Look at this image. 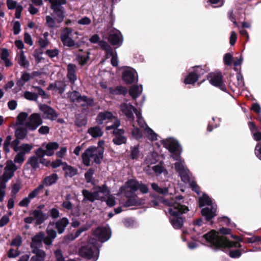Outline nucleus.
<instances>
[{
    "label": "nucleus",
    "mask_w": 261,
    "mask_h": 261,
    "mask_svg": "<svg viewBox=\"0 0 261 261\" xmlns=\"http://www.w3.org/2000/svg\"><path fill=\"white\" fill-rule=\"evenodd\" d=\"M21 244L22 238L20 236H17L13 239L11 245L18 248L21 246Z\"/></svg>",
    "instance_id": "59"
},
{
    "label": "nucleus",
    "mask_w": 261,
    "mask_h": 261,
    "mask_svg": "<svg viewBox=\"0 0 261 261\" xmlns=\"http://www.w3.org/2000/svg\"><path fill=\"white\" fill-rule=\"evenodd\" d=\"M152 188L157 192L159 193L167 195L170 194L172 195L176 193L175 188L173 184H169L168 187L161 188L158 186V185L155 183H153L151 185Z\"/></svg>",
    "instance_id": "22"
},
{
    "label": "nucleus",
    "mask_w": 261,
    "mask_h": 261,
    "mask_svg": "<svg viewBox=\"0 0 261 261\" xmlns=\"http://www.w3.org/2000/svg\"><path fill=\"white\" fill-rule=\"evenodd\" d=\"M136 115L137 118V122L140 127L142 128L144 130L145 128L148 127L144 120L141 116V113L138 111L136 112Z\"/></svg>",
    "instance_id": "47"
},
{
    "label": "nucleus",
    "mask_w": 261,
    "mask_h": 261,
    "mask_svg": "<svg viewBox=\"0 0 261 261\" xmlns=\"http://www.w3.org/2000/svg\"><path fill=\"white\" fill-rule=\"evenodd\" d=\"M139 184L136 180L129 179L124 185V186L120 188L121 193H123L125 195L129 198L128 199L126 206L138 205L141 204L135 198H130L132 194L139 189Z\"/></svg>",
    "instance_id": "7"
},
{
    "label": "nucleus",
    "mask_w": 261,
    "mask_h": 261,
    "mask_svg": "<svg viewBox=\"0 0 261 261\" xmlns=\"http://www.w3.org/2000/svg\"><path fill=\"white\" fill-rule=\"evenodd\" d=\"M67 77L71 84H74L77 80L76 74V66L73 64H69L67 66Z\"/></svg>",
    "instance_id": "25"
},
{
    "label": "nucleus",
    "mask_w": 261,
    "mask_h": 261,
    "mask_svg": "<svg viewBox=\"0 0 261 261\" xmlns=\"http://www.w3.org/2000/svg\"><path fill=\"white\" fill-rule=\"evenodd\" d=\"M110 121H114V123L113 125L107 126L106 129L108 130L112 129L115 127H118L120 124L119 120L114 117L111 112H109L99 113L96 119V122L98 124L107 123Z\"/></svg>",
    "instance_id": "9"
},
{
    "label": "nucleus",
    "mask_w": 261,
    "mask_h": 261,
    "mask_svg": "<svg viewBox=\"0 0 261 261\" xmlns=\"http://www.w3.org/2000/svg\"><path fill=\"white\" fill-rule=\"evenodd\" d=\"M210 82L214 86L219 87L223 91L226 90V86L222 81V76L220 73H212L210 76Z\"/></svg>",
    "instance_id": "21"
},
{
    "label": "nucleus",
    "mask_w": 261,
    "mask_h": 261,
    "mask_svg": "<svg viewBox=\"0 0 261 261\" xmlns=\"http://www.w3.org/2000/svg\"><path fill=\"white\" fill-rule=\"evenodd\" d=\"M56 21L50 16H47L46 17V25L51 28L55 27H58L57 25Z\"/></svg>",
    "instance_id": "56"
},
{
    "label": "nucleus",
    "mask_w": 261,
    "mask_h": 261,
    "mask_svg": "<svg viewBox=\"0 0 261 261\" xmlns=\"http://www.w3.org/2000/svg\"><path fill=\"white\" fill-rule=\"evenodd\" d=\"M77 32H73L71 29L69 28H65L62 32L61 35V41L65 46L71 47L75 45V38L74 35H78Z\"/></svg>",
    "instance_id": "11"
},
{
    "label": "nucleus",
    "mask_w": 261,
    "mask_h": 261,
    "mask_svg": "<svg viewBox=\"0 0 261 261\" xmlns=\"http://www.w3.org/2000/svg\"><path fill=\"white\" fill-rule=\"evenodd\" d=\"M198 78L196 75L194 74L193 71H190L189 74L184 80V83L186 84H193Z\"/></svg>",
    "instance_id": "41"
},
{
    "label": "nucleus",
    "mask_w": 261,
    "mask_h": 261,
    "mask_svg": "<svg viewBox=\"0 0 261 261\" xmlns=\"http://www.w3.org/2000/svg\"><path fill=\"white\" fill-rule=\"evenodd\" d=\"M118 127H115L113 129V133L115 134V137L113 139V141L114 144L116 145H121L125 143L126 142V138L123 134H124V130L122 129H118Z\"/></svg>",
    "instance_id": "24"
},
{
    "label": "nucleus",
    "mask_w": 261,
    "mask_h": 261,
    "mask_svg": "<svg viewBox=\"0 0 261 261\" xmlns=\"http://www.w3.org/2000/svg\"><path fill=\"white\" fill-rule=\"evenodd\" d=\"M6 184L0 182V202L3 201L6 196Z\"/></svg>",
    "instance_id": "58"
},
{
    "label": "nucleus",
    "mask_w": 261,
    "mask_h": 261,
    "mask_svg": "<svg viewBox=\"0 0 261 261\" xmlns=\"http://www.w3.org/2000/svg\"><path fill=\"white\" fill-rule=\"evenodd\" d=\"M108 40L112 44L118 46H120L123 42V37L121 32L114 29L110 30Z\"/></svg>",
    "instance_id": "20"
},
{
    "label": "nucleus",
    "mask_w": 261,
    "mask_h": 261,
    "mask_svg": "<svg viewBox=\"0 0 261 261\" xmlns=\"http://www.w3.org/2000/svg\"><path fill=\"white\" fill-rule=\"evenodd\" d=\"M88 229V228L86 227H83L80 228H79L75 232V233H71L68 236V238L70 240H74L77 238L82 232L87 230Z\"/></svg>",
    "instance_id": "54"
},
{
    "label": "nucleus",
    "mask_w": 261,
    "mask_h": 261,
    "mask_svg": "<svg viewBox=\"0 0 261 261\" xmlns=\"http://www.w3.org/2000/svg\"><path fill=\"white\" fill-rule=\"evenodd\" d=\"M44 234L43 232H40L33 237L32 239L31 247L32 249L38 248L41 244L42 240L44 241Z\"/></svg>",
    "instance_id": "26"
},
{
    "label": "nucleus",
    "mask_w": 261,
    "mask_h": 261,
    "mask_svg": "<svg viewBox=\"0 0 261 261\" xmlns=\"http://www.w3.org/2000/svg\"><path fill=\"white\" fill-rule=\"evenodd\" d=\"M119 108L121 111L129 120L133 121L135 118L134 113L136 114V112H138L135 107L127 102L122 103Z\"/></svg>",
    "instance_id": "17"
},
{
    "label": "nucleus",
    "mask_w": 261,
    "mask_h": 261,
    "mask_svg": "<svg viewBox=\"0 0 261 261\" xmlns=\"http://www.w3.org/2000/svg\"><path fill=\"white\" fill-rule=\"evenodd\" d=\"M19 141L18 139L14 140L12 143L13 150L17 153H19L24 156L29 153L33 149V146L30 144L23 143L18 145Z\"/></svg>",
    "instance_id": "15"
},
{
    "label": "nucleus",
    "mask_w": 261,
    "mask_h": 261,
    "mask_svg": "<svg viewBox=\"0 0 261 261\" xmlns=\"http://www.w3.org/2000/svg\"><path fill=\"white\" fill-rule=\"evenodd\" d=\"M69 223V221L66 218H62L58 221L56 223V227L58 230L59 233H62L64 232L66 227Z\"/></svg>",
    "instance_id": "33"
},
{
    "label": "nucleus",
    "mask_w": 261,
    "mask_h": 261,
    "mask_svg": "<svg viewBox=\"0 0 261 261\" xmlns=\"http://www.w3.org/2000/svg\"><path fill=\"white\" fill-rule=\"evenodd\" d=\"M31 78L30 74L27 72L22 73L20 79L17 82V86L19 87V89L24 85V84L29 81Z\"/></svg>",
    "instance_id": "40"
},
{
    "label": "nucleus",
    "mask_w": 261,
    "mask_h": 261,
    "mask_svg": "<svg viewBox=\"0 0 261 261\" xmlns=\"http://www.w3.org/2000/svg\"><path fill=\"white\" fill-rule=\"evenodd\" d=\"M18 167L12 160H8L6 163L4 172L0 176V182L6 184L14 175Z\"/></svg>",
    "instance_id": "10"
},
{
    "label": "nucleus",
    "mask_w": 261,
    "mask_h": 261,
    "mask_svg": "<svg viewBox=\"0 0 261 261\" xmlns=\"http://www.w3.org/2000/svg\"><path fill=\"white\" fill-rule=\"evenodd\" d=\"M24 160L25 156L19 153H17L14 158V162L16 164L21 165L24 162Z\"/></svg>",
    "instance_id": "61"
},
{
    "label": "nucleus",
    "mask_w": 261,
    "mask_h": 261,
    "mask_svg": "<svg viewBox=\"0 0 261 261\" xmlns=\"http://www.w3.org/2000/svg\"><path fill=\"white\" fill-rule=\"evenodd\" d=\"M130 157L133 159H137L139 154V151L138 147L134 146L130 148Z\"/></svg>",
    "instance_id": "64"
},
{
    "label": "nucleus",
    "mask_w": 261,
    "mask_h": 261,
    "mask_svg": "<svg viewBox=\"0 0 261 261\" xmlns=\"http://www.w3.org/2000/svg\"><path fill=\"white\" fill-rule=\"evenodd\" d=\"M23 95L27 99L30 100H36L38 97L37 94L29 91H25Z\"/></svg>",
    "instance_id": "55"
},
{
    "label": "nucleus",
    "mask_w": 261,
    "mask_h": 261,
    "mask_svg": "<svg viewBox=\"0 0 261 261\" xmlns=\"http://www.w3.org/2000/svg\"><path fill=\"white\" fill-rule=\"evenodd\" d=\"M191 71H193V73L196 75L198 78L205 73V70L201 66H195L193 67L192 70H191Z\"/></svg>",
    "instance_id": "53"
},
{
    "label": "nucleus",
    "mask_w": 261,
    "mask_h": 261,
    "mask_svg": "<svg viewBox=\"0 0 261 261\" xmlns=\"http://www.w3.org/2000/svg\"><path fill=\"white\" fill-rule=\"evenodd\" d=\"M77 23L81 25H88L91 23V20L87 16H84L80 18L77 21Z\"/></svg>",
    "instance_id": "57"
},
{
    "label": "nucleus",
    "mask_w": 261,
    "mask_h": 261,
    "mask_svg": "<svg viewBox=\"0 0 261 261\" xmlns=\"http://www.w3.org/2000/svg\"><path fill=\"white\" fill-rule=\"evenodd\" d=\"M44 188L43 185H39L36 188L34 189L29 194V198L32 199L36 197L39 194L43 192Z\"/></svg>",
    "instance_id": "45"
},
{
    "label": "nucleus",
    "mask_w": 261,
    "mask_h": 261,
    "mask_svg": "<svg viewBox=\"0 0 261 261\" xmlns=\"http://www.w3.org/2000/svg\"><path fill=\"white\" fill-rule=\"evenodd\" d=\"M63 170L65 172L66 177H72L77 173V169L71 166L68 165L66 163L63 164Z\"/></svg>",
    "instance_id": "27"
},
{
    "label": "nucleus",
    "mask_w": 261,
    "mask_h": 261,
    "mask_svg": "<svg viewBox=\"0 0 261 261\" xmlns=\"http://www.w3.org/2000/svg\"><path fill=\"white\" fill-rule=\"evenodd\" d=\"M99 45L106 50L107 54L113 50L112 47L104 41H99Z\"/></svg>",
    "instance_id": "62"
},
{
    "label": "nucleus",
    "mask_w": 261,
    "mask_h": 261,
    "mask_svg": "<svg viewBox=\"0 0 261 261\" xmlns=\"http://www.w3.org/2000/svg\"><path fill=\"white\" fill-rule=\"evenodd\" d=\"M182 196H176L170 200L165 199L163 201V203L168 206L165 212H168L169 214L170 223L175 229H179L182 226L184 220L181 215L188 210L187 207L182 204Z\"/></svg>",
    "instance_id": "2"
},
{
    "label": "nucleus",
    "mask_w": 261,
    "mask_h": 261,
    "mask_svg": "<svg viewBox=\"0 0 261 261\" xmlns=\"http://www.w3.org/2000/svg\"><path fill=\"white\" fill-rule=\"evenodd\" d=\"M47 236L44 237V243L47 245L51 244L53 240L57 236V232L54 230V225L50 223L46 229Z\"/></svg>",
    "instance_id": "23"
},
{
    "label": "nucleus",
    "mask_w": 261,
    "mask_h": 261,
    "mask_svg": "<svg viewBox=\"0 0 261 261\" xmlns=\"http://www.w3.org/2000/svg\"><path fill=\"white\" fill-rule=\"evenodd\" d=\"M43 122L40 114L33 113L27 119L25 122V126L30 130H34Z\"/></svg>",
    "instance_id": "12"
},
{
    "label": "nucleus",
    "mask_w": 261,
    "mask_h": 261,
    "mask_svg": "<svg viewBox=\"0 0 261 261\" xmlns=\"http://www.w3.org/2000/svg\"><path fill=\"white\" fill-rule=\"evenodd\" d=\"M39 109L42 114L44 119L55 120L58 117L55 111L49 106L45 104H39Z\"/></svg>",
    "instance_id": "19"
},
{
    "label": "nucleus",
    "mask_w": 261,
    "mask_h": 261,
    "mask_svg": "<svg viewBox=\"0 0 261 261\" xmlns=\"http://www.w3.org/2000/svg\"><path fill=\"white\" fill-rule=\"evenodd\" d=\"M66 87V84L63 81H56L54 84L49 85L48 89L49 90L54 89L58 91L60 93L64 92Z\"/></svg>",
    "instance_id": "31"
},
{
    "label": "nucleus",
    "mask_w": 261,
    "mask_h": 261,
    "mask_svg": "<svg viewBox=\"0 0 261 261\" xmlns=\"http://www.w3.org/2000/svg\"><path fill=\"white\" fill-rule=\"evenodd\" d=\"M144 133L146 137L150 141H156L158 140L159 137V135L156 134L151 128L149 126L144 128Z\"/></svg>",
    "instance_id": "36"
},
{
    "label": "nucleus",
    "mask_w": 261,
    "mask_h": 261,
    "mask_svg": "<svg viewBox=\"0 0 261 261\" xmlns=\"http://www.w3.org/2000/svg\"><path fill=\"white\" fill-rule=\"evenodd\" d=\"M89 53H80L76 55V60L81 66L84 65L89 59Z\"/></svg>",
    "instance_id": "39"
},
{
    "label": "nucleus",
    "mask_w": 261,
    "mask_h": 261,
    "mask_svg": "<svg viewBox=\"0 0 261 261\" xmlns=\"http://www.w3.org/2000/svg\"><path fill=\"white\" fill-rule=\"evenodd\" d=\"M17 60L18 64L22 67H28L29 66V62L27 60L26 57L24 54L23 50L20 51L17 55Z\"/></svg>",
    "instance_id": "38"
},
{
    "label": "nucleus",
    "mask_w": 261,
    "mask_h": 261,
    "mask_svg": "<svg viewBox=\"0 0 261 261\" xmlns=\"http://www.w3.org/2000/svg\"><path fill=\"white\" fill-rule=\"evenodd\" d=\"M104 196V198L102 200H105L106 201L107 204L110 206H113L115 204V197L109 195V191H108V195H103Z\"/></svg>",
    "instance_id": "48"
},
{
    "label": "nucleus",
    "mask_w": 261,
    "mask_h": 261,
    "mask_svg": "<svg viewBox=\"0 0 261 261\" xmlns=\"http://www.w3.org/2000/svg\"><path fill=\"white\" fill-rule=\"evenodd\" d=\"M199 203L200 207L206 206L202 209L201 214L206 220H210L216 216L217 206L207 195L203 194L199 198Z\"/></svg>",
    "instance_id": "6"
},
{
    "label": "nucleus",
    "mask_w": 261,
    "mask_h": 261,
    "mask_svg": "<svg viewBox=\"0 0 261 261\" xmlns=\"http://www.w3.org/2000/svg\"><path fill=\"white\" fill-rule=\"evenodd\" d=\"M28 114L25 112H21L17 116V123L19 125H24L25 120L27 121V118L28 117Z\"/></svg>",
    "instance_id": "51"
},
{
    "label": "nucleus",
    "mask_w": 261,
    "mask_h": 261,
    "mask_svg": "<svg viewBox=\"0 0 261 261\" xmlns=\"http://www.w3.org/2000/svg\"><path fill=\"white\" fill-rule=\"evenodd\" d=\"M122 79L126 84H132L138 81L137 73L133 68L126 67L123 72Z\"/></svg>",
    "instance_id": "18"
},
{
    "label": "nucleus",
    "mask_w": 261,
    "mask_h": 261,
    "mask_svg": "<svg viewBox=\"0 0 261 261\" xmlns=\"http://www.w3.org/2000/svg\"><path fill=\"white\" fill-rule=\"evenodd\" d=\"M28 133L27 129L18 127L15 131V136L17 139H22L25 137Z\"/></svg>",
    "instance_id": "46"
},
{
    "label": "nucleus",
    "mask_w": 261,
    "mask_h": 261,
    "mask_svg": "<svg viewBox=\"0 0 261 261\" xmlns=\"http://www.w3.org/2000/svg\"><path fill=\"white\" fill-rule=\"evenodd\" d=\"M32 252L35 254L33 255L30 261H43L45 257V253L44 251L39 248L32 249Z\"/></svg>",
    "instance_id": "28"
},
{
    "label": "nucleus",
    "mask_w": 261,
    "mask_h": 261,
    "mask_svg": "<svg viewBox=\"0 0 261 261\" xmlns=\"http://www.w3.org/2000/svg\"><path fill=\"white\" fill-rule=\"evenodd\" d=\"M107 58H111V64L113 66H117L118 65V57L115 51L112 50L107 54Z\"/></svg>",
    "instance_id": "42"
},
{
    "label": "nucleus",
    "mask_w": 261,
    "mask_h": 261,
    "mask_svg": "<svg viewBox=\"0 0 261 261\" xmlns=\"http://www.w3.org/2000/svg\"><path fill=\"white\" fill-rule=\"evenodd\" d=\"M88 133L93 137L97 138L102 136L103 132L101 128L98 126L91 127L88 130Z\"/></svg>",
    "instance_id": "35"
},
{
    "label": "nucleus",
    "mask_w": 261,
    "mask_h": 261,
    "mask_svg": "<svg viewBox=\"0 0 261 261\" xmlns=\"http://www.w3.org/2000/svg\"><path fill=\"white\" fill-rule=\"evenodd\" d=\"M109 92L114 94H124L127 92V89L125 87L120 86L117 87L115 89L110 88Z\"/></svg>",
    "instance_id": "44"
},
{
    "label": "nucleus",
    "mask_w": 261,
    "mask_h": 261,
    "mask_svg": "<svg viewBox=\"0 0 261 261\" xmlns=\"http://www.w3.org/2000/svg\"><path fill=\"white\" fill-rule=\"evenodd\" d=\"M230 232V229L225 228L220 229L219 232L212 230L210 232L204 234L202 237V239L207 243L208 245L215 248L240 247L241 245L238 241H230L225 237L221 235L229 234Z\"/></svg>",
    "instance_id": "3"
},
{
    "label": "nucleus",
    "mask_w": 261,
    "mask_h": 261,
    "mask_svg": "<svg viewBox=\"0 0 261 261\" xmlns=\"http://www.w3.org/2000/svg\"><path fill=\"white\" fill-rule=\"evenodd\" d=\"M153 170L154 173L157 175L160 174L162 173H164L165 175L168 174V172L166 170L164 169L162 165H158L153 166Z\"/></svg>",
    "instance_id": "52"
},
{
    "label": "nucleus",
    "mask_w": 261,
    "mask_h": 261,
    "mask_svg": "<svg viewBox=\"0 0 261 261\" xmlns=\"http://www.w3.org/2000/svg\"><path fill=\"white\" fill-rule=\"evenodd\" d=\"M142 85L132 86L129 89V94L134 99H136L142 92Z\"/></svg>",
    "instance_id": "30"
},
{
    "label": "nucleus",
    "mask_w": 261,
    "mask_h": 261,
    "mask_svg": "<svg viewBox=\"0 0 261 261\" xmlns=\"http://www.w3.org/2000/svg\"><path fill=\"white\" fill-rule=\"evenodd\" d=\"M80 254L90 261H96L99 256V250L96 239L90 238L87 244L80 249Z\"/></svg>",
    "instance_id": "5"
},
{
    "label": "nucleus",
    "mask_w": 261,
    "mask_h": 261,
    "mask_svg": "<svg viewBox=\"0 0 261 261\" xmlns=\"http://www.w3.org/2000/svg\"><path fill=\"white\" fill-rule=\"evenodd\" d=\"M229 19H230V20L231 21L233 22V23L238 27L239 29H240V33L241 35H245L246 36V35H247L248 33L247 32V31L245 30H244V29H241L240 27L238 25L236 20H235V18L234 17H233V13H232V11H231L229 12Z\"/></svg>",
    "instance_id": "50"
},
{
    "label": "nucleus",
    "mask_w": 261,
    "mask_h": 261,
    "mask_svg": "<svg viewBox=\"0 0 261 261\" xmlns=\"http://www.w3.org/2000/svg\"><path fill=\"white\" fill-rule=\"evenodd\" d=\"M59 145L57 142H50L46 145L45 153L47 156H51L54 154L55 150L59 148Z\"/></svg>",
    "instance_id": "34"
},
{
    "label": "nucleus",
    "mask_w": 261,
    "mask_h": 261,
    "mask_svg": "<svg viewBox=\"0 0 261 261\" xmlns=\"http://www.w3.org/2000/svg\"><path fill=\"white\" fill-rule=\"evenodd\" d=\"M70 99L73 102H83L82 105L85 106H93V100L88 98L87 96H82L80 93L76 91L70 92L69 95Z\"/></svg>",
    "instance_id": "14"
},
{
    "label": "nucleus",
    "mask_w": 261,
    "mask_h": 261,
    "mask_svg": "<svg viewBox=\"0 0 261 261\" xmlns=\"http://www.w3.org/2000/svg\"><path fill=\"white\" fill-rule=\"evenodd\" d=\"M58 179V176L57 174L54 173L46 176L44 178L42 181V183L41 184V185H43V188L44 187H48L52 185L55 184Z\"/></svg>",
    "instance_id": "32"
},
{
    "label": "nucleus",
    "mask_w": 261,
    "mask_h": 261,
    "mask_svg": "<svg viewBox=\"0 0 261 261\" xmlns=\"http://www.w3.org/2000/svg\"><path fill=\"white\" fill-rule=\"evenodd\" d=\"M133 128L131 132L133 137L136 139H139L141 138L143 136L142 131L137 127L135 126L134 124L133 125Z\"/></svg>",
    "instance_id": "49"
},
{
    "label": "nucleus",
    "mask_w": 261,
    "mask_h": 261,
    "mask_svg": "<svg viewBox=\"0 0 261 261\" xmlns=\"http://www.w3.org/2000/svg\"><path fill=\"white\" fill-rule=\"evenodd\" d=\"M39 160L36 156L30 157L27 162V164L30 165L34 169H36L39 167Z\"/></svg>",
    "instance_id": "43"
},
{
    "label": "nucleus",
    "mask_w": 261,
    "mask_h": 261,
    "mask_svg": "<svg viewBox=\"0 0 261 261\" xmlns=\"http://www.w3.org/2000/svg\"><path fill=\"white\" fill-rule=\"evenodd\" d=\"M158 154L155 152H151L148 153L145 160V163L147 165H152L156 163Z\"/></svg>",
    "instance_id": "37"
},
{
    "label": "nucleus",
    "mask_w": 261,
    "mask_h": 261,
    "mask_svg": "<svg viewBox=\"0 0 261 261\" xmlns=\"http://www.w3.org/2000/svg\"><path fill=\"white\" fill-rule=\"evenodd\" d=\"M12 140V137L10 136H8L7 137L4 143V150L6 151V152H9L10 151L9 146L11 143V141Z\"/></svg>",
    "instance_id": "63"
},
{
    "label": "nucleus",
    "mask_w": 261,
    "mask_h": 261,
    "mask_svg": "<svg viewBox=\"0 0 261 261\" xmlns=\"http://www.w3.org/2000/svg\"><path fill=\"white\" fill-rule=\"evenodd\" d=\"M32 216L36 220L37 224L42 223L46 219V215L39 210H34L32 213Z\"/></svg>",
    "instance_id": "29"
},
{
    "label": "nucleus",
    "mask_w": 261,
    "mask_h": 261,
    "mask_svg": "<svg viewBox=\"0 0 261 261\" xmlns=\"http://www.w3.org/2000/svg\"><path fill=\"white\" fill-rule=\"evenodd\" d=\"M162 143L164 147L170 152L171 156L176 161L175 168L179 173L182 181L185 183L189 184L192 190L199 194L200 193L199 187L196 182L191 179L190 171L185 166L184 161L180 156L181 149L177 141L174 138H169L163 140Z\"/></svg>",
    "instance_id": "1"
},
{
    "label": "nucleus",
    "mask_w": 261,
    "mask_h": 261,
    "mask_svg": "<svg viewBox=\"0 0 261 261\" xmlns=\"http://www.w3.org/2000/svg\"><path fill=\"white\" fill-rule=\"evenodd\" d=\"M93 235L99 242L103 243L110 238L111 230L108 226L99 227L94 231Z\"/></svg>",
    "instance_id": "13"
},
{
    "label": "nucleus",
    "mask_w": 261,
    "mask_h": 261,
    "mask_svg": "<svg viewBox=\"0 0 261 261\" xmlns=\"http://www.w3.org/2000/svg\"><path fill=\"white\" fill-rule=\"evenodd\" d=\"M7 5L8 8L10 10L16 9L19 6H21L18 4L16 1L13 0H7Z\"/></svg>",
    "instance_id": "60"
},
{
    "label": "nucleus",
    "mask_w": 261,
    "mask_h": 261,
    "mask_svg": "<svg viewBox=\"0 0 261 261\" xmlns=\"http://www.w3.org/2000/svg\"><path fill=\"white\" fill-rule=\"evenodd\" d=\"M103 149L100 147L90 146L82 154L83 164L89 166L91 163L100 164L103 158Z\"/></svg>",
    "instance_id": "4"
},
{
    "label": "nucleus",
    "mask_w": 261,
    "mask_h": 261,
    "mask_svg": "<svg viewBox=\"0 0 261 261\" xmlns=\"http://www.w3.org/2000/svg\"><path fill=\"white\" fill-rule=\"evenodd\" d=\"M108 189L105 185L101 187H98L93 192L87 190H83L82 194L84 196L83 200L93 202L95 200H102L105 197L103 195H108Z\"/></svg>",
    "instance_id": "8"
},
{
    "label": "nucleus",
    "mask_w": 261,
    "mask_h": 261,
    "mask_svg": "<svg viewBox=\"0 0 261 261\" xmlns=\"http://www.w3.org/2000/svg\"><path fill=\"white\" fill-rule=\"evenodd\" d=\"M51 4V9L54 11L56 17V21L60 23H61L65 17V11L62 6L58 5L57 3V0H50Z\"/></svg>",
    "instance_id": "16"
}]
</instances>
